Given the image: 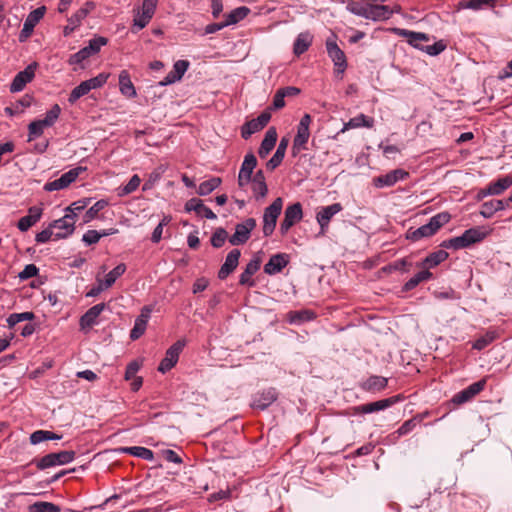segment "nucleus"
I'll return each mask as SVG.
<instances>
[{
	"label": "nucleus",
	"instance_id": "f257e3e1",
	"mask_svg": "<svg viewBox=\"0 0 512 512\" xmlns=\"http://www.w3.org/2000/svg\"><path fill=\"white\" fill-rule=\"evenodd\" d=\"M393 32L400 36L407 38V42L416 49L424 51L430 56H437L446 49V44L440 40L432 45H424L423 42H428L430 37L426 33L414 32L402 28H394Z\"/></svg>",
	"mask_w": 512,
	"mask_h": 512
},
{
	"label": "nucleus",
	"instance_id": "f03ea898",
	"mask_svg": "<svg viewBox=\"0 0 512 512\" xmlns=\"http://www.w3.org/2000/svg\"><path fill=\"white\" fill-rule=\"evenodd\" d=\"M451 220L449 212H440L430 218L429 222L416 229L410 228L406 232V239L412 242L430 238Z\"/></svg>",
	"mask_w": 512,
	"mask_h": 512
},
{
	"label": "nucleus",
	"instance_id": "7ed1b4c3",
	"mask_svg": "<svg viewBox=\"0 0 512 512\" xmlns=\"http://www.w3.org/2000/svg\"><path fill=\"white\" fill-rule=\"evenodd\" d=\"M488 232L481 227H473L464 231L460 236L444 240L440 246L444 249L460 250L484 240Z\"/></svg>",
	"mask_w": 512,
	"mask_h": 512
},
{
	"label": "nucleus",
	"instance_id": "20e7f679",
	"mask_svg": "<svg viewBox=\"0 0 512 512\" xmlns=\"http://www.w3.org/2000/svg\"><path fill=\"white\" fill-rule=\"evenodd\" d=\"M312 117L310 114H304L297 126V133L293 140L291 153L293 157H296L302 150H307V143L310 137V124Z\"/></svg>",
	"mask_w": 512,
	"mask_h": 512
},
{
	"label": "nucleus",
	"instance_id": "39448f33",
	"mask_svg": "<svg viewBox=\"0 0 512 512\" xmlns=\"http://www.w3.org/2000/svg\"><path fill=\"white\" fill-rule=\"evenodd\" d=\"M76 456L75 451H60L57 453H49L40 459H34L33 464L39 470H44L56 465H64L72 462Z\"/></svg>",
	"mask_w": 512,
	"mask_h": 512
},
{
	"label": "nucleus",
	"instance_id": "423d86ee",
	"mask_svg": "<svg viewBox=\"0 0 512 512\" xmlns=\"http://www.w3.org/2000/svg\"><path fill=\"white\" fill-rule=\"evenodd\" d=\"M283 208V199L276 198L268 207L265 208L263 214V234L270 236L276 227L277 219Z\"/></svg>",
	"mask_w": 512,
	"mask_h": 512
},
{
	"label": "nucleus",
	"instance_id": "0eeeda50",
	"mask_svg": "<svg viewBox=\"0 0 512 512\" xmlns=\"http://www.w3.org/2000/svg\"><path fill=\"white\" fill-rule=\"evenodd\" d=\"M107 42L108 40L105 37H94L93 39L89 40L87 46L83 47L77 53H74L69 57V64L73 65L82 63L84 60L98 53L101 47L106 45Z\"/></svg>",
	"mask_w": 512,
	"mask_h": 512
},
{
	"label": "nucleus",
	"instance_id": "6e6552de",
	"mask_svg": "<svg viewBox=\"0 0 512 512\" xmlns=\"http://www.w3.org/2000/svg\"><path fill=\"white\" fill-rule=\"evenodd\" d=\"M326 50L328 56L334 63V72L337 76L342 78V75L347 68V60L344 51L337 45L333 38H328L326 40Z\"/></svg>",
	"mask_w": 512,
	"mask_h": 512
},
{
	"label": "nucleus",
	"instance_id": "1a4fd4ad",
	"mask_svg": "<svg viewBox=\"0 0 512 512\" xmlns=\"http://www.w3.org/2000/svg\"><path fill=\"white\" fill-rule=\"evenodd\" d=\"M405 397L402 394L394 395L389 398L381 399L375 402H370L362 405L355 406L353 408L354 414H369L385 410L394 404L404 400Z\"/></svg>",
	"mask_w": 512,
	"mask_h": 512
},
{
	"label": "nucleus",
	"instance_id": "9d476101",
	"mask_svg": "<svg viewBox=\"0 0 512 512\" xmlns=\"http://www.w3.org/2000/svg\"><path fill=\"white\" fill-rule=\"evenodd\" d=\"M86 170L87 167L83 166L70 169L68 172L62 174L60 178L45 183L44 190L47 192H52L65 189L71 183H73L81 173L85 172Z\"/></svg>",
	"mask_w": 512,
	"mask_h": 512
},
{
	"label": "nucleus",
	"instance_id": "9b49d317",
	"mask_svg": "<svg viewBox=\"0 0 512 512\" xmlns=\"http://www.w3.org/2000/svg\"><path fill=\"white\" fill-rule=\"evenodd\" d=\"M303 218V209L300 202L288 205L284 211V218L280 223L281 235H286L288 231Z\"/></svg>",
	"mask_w": 512,
	"mask_h": 512
},
{
	"label": "nucleus",
	"instance_id": "f8f14e48",
	"mask_svg": "<svg viewBox=\"0 0 512 512\" xmlns=\"http://www.w3.org/2000/svg\"><path fill=\"white\" fill-rule=\"evenodd\" d=\"M400 11L401 7L399 5H395L394 8H390L386 5H378L367 2L366 14L364 18L373 21H384L388 20L394 13H399Z\"/></svg>",
	"mask_w": 512,
	"mask_h": 512
},
{
	"label": "nucleus",
	"instance_id": "ddd939ff",
	"mask_svg": "<svg viewBox=\"0 0 512 512\" xmlns=\"http://www.w3.org/2000/svg\"><path fill=\"white\" fill-rule=\"evenodd\" d=\"M486 383V378H483L477 382L472 383L465 389L456 393L452 397L451 402L455 405H462L464 403L471 401L476 395H478L485 389Z\"/></svg>",
	"mask_w": 512,
	"mask_h": 512
},
{
	"label": "nucleus",
	"instance_id": "4468645a",
	"mask_svg": "<svg viewBox=\"0 0 512 512\" xmlns=\"http://www.w3.org/2000/svg\"><path fill=\"white\" fill-rule=\"evenodd\" d=\"M46 12V7L41 6L33 11H31L26 17L23 28L19 34V41L25 42L33 33L35 26L40 22V20L44 17Z\"/></svg>",
	"mask_w": 512,
	"mask_h": 512
},
{
	"label": "nucleus",
	"instance_id": "2eb2a0df",
	"mask_svg": "<svg viewBox=\"0 0 512 512\" xmlns=\"http://www.w3.org/2000/svg\"><path fill=\"white\" fill-rule=\"evenodd\" d=\"M256 227L254 218H247L242 223H238L235 227L234 234L229 238L232 245H241L248 241L251 231Z\"/></svg>",
	"mask_w": 512,
	"mask_h": 512
},
{
	"label": "nucleus",
	"instance_id": "dca6fc26",
	"mask_svg": "<svg viewBox=\"0 0 512 512\" xmlns=\"http://www.w3.org/2000/svg\"><path fill=\"white\" fill-rule=\"evenodd\" d=\"M184 341L178 340L165 353V357L161 360L158 371L166 373L171 370L178 362L179 355L184 348Z\"/></svg>",
	"mask_w": 512,
	"mask_h": 512
},
{
	"label": "nucleus",
	"instance_id": "f3484780",
	"mask_svg": "<svg viewBox=\"0 0 512 512\" xmlns=\"http://www.w3.org/2000/svg\"><path fill=\"white\" fill-rule=\"evenodd\" d=\"M271 113L269 110L263 111L257 118L246 122L241 128V136L247 140L252 134L262 130L270 121Z\"/></svg>",
	"mask_w": 512,
	"mask_h": 512
},
{
	"label": "nucleus",
	"instance_id": "a211bd4d",
	"mask_svg": "<svg viewBox=\"0 0 512 512\" xmlns=\"http://www.w3.org/2000/svg\"><path fill=\"white\" fill-rule=\"evenodd\" d=\"M74 215H64L63 217L51 222L53 231L56 229L55 241L65 239L70 236L75 230Z\"/></svg>",
	"mask_w": 512,
	"mask_h": 512
},
{
	"label": "nucleus",
	"instance_id": "6ab92c4d",
	"mask_svg": "<svg viewBox=\"0 0 512 512\" xmlns=\"http://www.w3.org/2000/svg\"><path fill=\"white\" fill-rule=\"evenodd\" d=\"M36 68L37 63L33 62L29 64L23 71L18 72L10 84V91L15 93L23 90L26 84L33 80Z\"/></svg>",
	"mask_w": 512,
	"mask_h": 512
},
{
	"label": "nucleus",
	"instance_id": "aec40b11",
	"mask_svg": "<svg viewBox=\"0 0 512 512\" xmlns=\"http://www.w3.org/2000/svg\"><path fill=\"white\" fill-rule=\"evenodd\" d=\"M261 263V256L258 254L254 255L239 276V284L241 286L254 287L256 285V282L252 279V276L260 269Z\"/></svg>",
	"mask_w": 512,
	"mask_h": 512
},
{
	"label": "nucleus",
	"instance_id": "412c9836",
	"mask_svg": "<svg viewBox=\"0 0 512 512\" xmlns=\"http://www.w3.org/2000/svg\"><path fill=\"white\" fill-rule=\"evenodd\" d=\"M409 176V173L404 169H395L385 175H380L373 178V184L377 188L391 187L398 181L404 180Z\"/></svg>",
	"mask_w": 512,
	"mask_h": 512
},
{
	"label": "nucleus",
	"instance_id": "4be33fe9",
	"mask_svg": "<svg viewBox=\"0 0 512 512\" xmlns=\"http://www.w3.org/2000/svg\"><path fill=\"white\" fill-rule=\"evenodd\" d=\"M278 398V392L275 388H267L257 392L253 396L251 406L255 409L265 410Z\"/></svg>",
	"mask_w": 512,
	"mask_h": 512
},
{
	"label": "nucleus",
	"instance_id": "5701e85b",
	"mask_svg": "<svg viewBox=\"0 0 512 512\" xmlns=\"http://www.w3.org/2000/svg\"><path fill=\"white\" fill-rule=\"evenodd\" d=\"M240 256L241 252L239 249H233L228 253L225 262L222 264L218 271V278L220 280H225L231 273L234 272L239 264Z\"/></svg>",
	"mask_w": 512,
	"mask_h": 512
},
{
	"label": "nucleus",
	"instance_id": "b1692460",
	"mask_svg": "<svg viewBox=\"0 0 512 512\" xmlns=\"http://www.w3.org/2000/svg\"><path fill=\"white\" fill-rule=\"evenodd\" d=\"M289 263V255L286 253H277L270 257L264 265V272L268 275L280 273Z\"/></svg>",
	"mask_w": 512,
	"mask_h": 512
},
{
	"label": "nucleus",
	"instance_id": "393cba45",
	"mask_svg": "<svg viewBox=\"0 0 512 512\" xmlns=\"http://www.w3.org/2000/svg\"><path fill=\"white\" fill-rule=\"evenodd\" d=\"M342 210L340 203H334L329 206L323 207L316 216L317 222L320 225L321 233L324 234L329 226L331 218Z\"/></svg>",
	"mask_w": 512,
	"mask_h": 512
},
{
	"label": "nucleus",
	"instance_id": "a878e982",
	"mask_svg": "<svg viewBox=\"0 0 512 512\" xmlns=\"http://www.w3.org/2000/svg\"><path fill=\"white\" fill-rule=\"evenodd\" d=\"M105 308V303H99L89 308L80 318L81 328H90L97 324V318L105 310Z\"/></svg>",
	"mask_w": 512,
	"mask_h": 512
},
{
	"label": "nucleus",
	"instance_id": "bb28decb",
	"mask_svg": "<svg viewBox=\"0 0 512 512\" xmlns=\"http://www.w3.org/2000/svg\"><path fill=\"white\" fill-rule=\"evenodd\" d=\"M185 211H194L197 215L203 216L207 219H216V214L207 206L203 204V201L199 198H191L185 204Z\"/></svg>",
	"mask_w": 512,
	"mask_h": 512
},
{
	"label": "nucleus",
	"instance_id": "cd10ccee",
	"mask_svg": "<svg viewBox=\"0 0 512 512\" xmlns=\"http://www.w3.org/2000/svg\"><path fill=\"white\" fill-rule=\"evenodd\" d=\"M509 208L506 199H492L481 205L480 215L486 219L491 218L496 212Z\"/></svg>",
	"mask_w": 512,
	"mask_h": 512
},
{
	"label": "nucleus",
	"instance_id": "c85d7f7f",
	"mask_svg": "<svg viewBox=\"0 0 512 512\" xmlns=\"http://www.w3.org/2000/svg\"><path fill=\"white\" fill-rule=\"evenodd\" d=\"M449 257L448 252L444 249L430 253L423 261L417 263V267L429 270L444 262Z\"/></svg>",
	"mask_w": 512,
	"mask_h": 512
},
{
	"label": "nucleus",
	"instance_id": "c756f323",
	"mask_svg": "<svg viewBox=\"0 0 512 512\" xmlns=\"http://www.w3.org/2000/svg\"><path fill=\"white\" fill-rule=\"evenodd\" d=\"M288 144H289V139L287 137H282L274 155L266 163V167L268 170L273 171L282 163V161L285 157V153H286Z\"/></svg>",
	"mask_w": 512,
	"mask_h": 512
},
{
	"label": "nucleus",
	"instance_id": "7c9ffc66",
	"mask_svg": "<svg viewBox=\"0 0 512 512\" xmlns=\"http://www.w3.org/2000/svg\"><path fill=\"white\" fill-rule=\"evenodd\" d=\"M388 385V379L378 375H372L360 384L362 390L367 392H379Z\"/></svg>",
	"mask_w": 512,
	"mask_h": 512
},
{
	"label": "nucleus",
	"instance_id": "2f4dec72",
	"mask_svg": "<svg viewBox=\"0 0 512 512\" xmlns=\"http://www.w3.org/2000/svg\"><path fill=\"white\" fill-rule=\"evenodd\" d=\"M277 142V131L274 127H270L265 134L264 139L258 150V154L261 158H265L274 148Z\"/></svg>",
	"mask_w": 512,
	"mask_h": 512
},
{
	"label": "nucleus",
	"instance_id": "473e14b6",
	"mask_svg": "<svg viewBox=\"0 0 512 512\" xmlns=\"http://www.w3.org/2000/svg\"><path fill=\"white\" fill-rule=\"evenodd\" d=\"M512 186V176L506 175L504 177L498 178L495 181L490 182L487 185L488 193H491L492 196H499L503 194L504 191L509 189Z\"/></svg>",
	"mask_w": 512,
	"mask_h": 512
},
{
	"label": "nucleus",
	"instance_id": "72a5a7b5",
	"mask_svg": "<svg viewBox=\"0 0 512 512\" xmlns=\"http://www.w3.org/2000/svg\"><path fill=\"white\" fill-rule=\"evenodd\" d=\"M119 90L127 98H134L137 95L130 75L126 70H122L119 74Z\"/></svg>",
	"mask_w": 512,
	"mask_h": 512
},
{
	"label": "nucleus",
	"instance_id": "f704fd0d",
	"mask_svg": "<svg viewBox=\"0 0 512 512\" xmlns=\"http://www.w3.org/2000/svg\"><path fill=\"white\" fill-rule=\"evenodd\" d=\"M373 125H374L373 118L367 117L364 114H359L356 117L351 118L347 123H345L339 133H344L345 131H347L349 129L360 128V127L372 128Z\"/></svg>",
	"mask_w": 512,
	"mask_h": 512
},
{
	"label": "nucleus",
	"instance_id": "c9c22d12",
	"mask_svg": "<svg viewBox=\"0 0 512 512\" xmlns=\"http://www.w3.org/2000/svg\"><path fill=\"white\" fill-rule=\"evenodd\" d=\"M312 40H313V37L311 36L310 33L308 32H304V33H300L295 42H294V45H293V52L296 56H300L302 55L303 53H305L310 45L312 44Z\"/></svg>",
	"mask_w": 512,
	"mask_h": 512
},
{
	"label": "nucleus",
	"instance_id": "e433bc0d",
	"mask_svg": "<svg viewBox=\"0 0 512 512\" xmlns=\"http://www.w3.org/2000/svg\"><path fill=\"white\" fill-rule=\"evenodd\" d=\"M433 277L429 270H422L410 278L402 287L403 292H408L416 288L421 282L427 281Z\"/></svg>",
	"mask_w": 512,
	"mask_h": 512
},
{
	"label": "nucleus",
	"instance_id": "4c0bfd02",
	"mask_svg": "<svg viewBox=\"0 0 512 512\" xmlns=\"http://www.w3.org/2000/svg\"><path fill=\"white\" fill-rule=\"evenodd\" d=\"M428 415L427 412L417 414L416 416L412 417L411 419L405 421L396 431L398 436H404L410 433L415 429V427L420 424L424 418Z\"/></svg>",
	"mask_w": 512,
	"mask_h": 512
},
{
	"label": "nucleus",
	"instance_id": "58836bf2",
	"mask_svg": "<svg viewBox=\"0 0 512 512\" xmlns=\"http://www.w3.org/2000/svg\"><path fill=\"white\" fill-rule=\"evenodd\" d=\"M316 317L315 312L312 310L304 309L299 311H290L288 313V320L291 324H301L311 321Z\"/></svg>",
	"mask_w": 512,
	"mask_h": 512
},
{
	"label": "nucleus",
	"instance_id": "ea45409f",
	"mask_svg": "<svg viewBox=\"0 0 512 512\" xmlns=\"http://www.w3.org/2000/svg\"><path fill=\"white\" fill-rule=\"evenodd\" d=\"M120 451L147 461H153L154 459L153 451L141 446L123 447L120 448Z\"/></svg>",
	"mask_w": 512,
	"mask_h": 512
},
{
	"label": "nucleus",
	"instance_id": "a19ab883",
	"mask_svg": "<svg viewBox=\"0 0 512 512\" xmlns=\"http://www.w3.org/2000/svg\"><path fill=\"white\" fill-rule=\"evenodd\" d=\"M249 12L250 10L245 6L233 9L229 14L226 15L224 25L229 26L238 23L239 21L243 20Z\"/></svg>",
	"mask_w": 512,
	"mask_h": 512
},
{
	"label": "nucleus",
	"instance_id": "79ce46f5",
	"mask_svg": "<svg viewBox=\"0 0 512 512\" xmlns=\"http://www.w3.org/2000/svg\"><path fill=\"white\" fill-rule=\"evenodd\" d=\"M221 183L222 180L219 177H212L206 181H203L197 189V194L200 196L209 195L216 188H218L221 185Z\"/></svg>",
	"mask_w": 512,
	"mask_h": 512
},
{
	"label": "nucleus",
	"instance_id": "37998d69",
	"mask_svg": "<svg viewBox=\"0 0 512 512\" xmlns=\"http://www.w3.org/2000/svg\"><path fill=\"white\" fill-rule=\"evenodd\" d=\"M85 18V11H76L70 18H68V25L64 27V36H69L77 27L81 25L82 20Z\"/></svg>",
	"mask_w": 512,
	"mask_h": 512
},
{
	"label": "nucleus",
	"instance_id": "c03bdc74",
	"mask_svg": "<svg viewBox=\"0 0 512 512\" xmlns=\"http://www.w3.org/2000/svg\"><path fill=\"white\" fill-rule=\"evenodd\" d=\"M126 271V265L124 263L118 264L115 268H113L102 281L105 288L111 287L115 281L122 276Z\"/></svg>",
	"mask_w": 512,
	"mask_h": 512
},
{
	"label": "nucleus",
	"instance_id": "a18cd8bd",
	"mask_svg": "<svg viewBox=\"0 0 512 512\" xmlns=\"http://www.w3.org/2000/svg\"><path fill=\"white\" fill-rule=\"evenodd\" d=\"M257 166V158L253 153H248L245 155L242 165L240 167L239 173L245 174L246 176L252 178L253 171Z\"/></svg>",
	"mask_w": 512,
	"mask_h": 512
},
{
	"label": "nucleus",
	"instance_id": "49530a36",
	"mask_svg": "<svg viewBox=\"0 0 512 512\" xmlns=\"http://www.w3.org/2000/svg\"><path fill=\"white\" fill-rule=\"evenodd\" d=\"M29 512H61V509L54 503L39 501L29 506Z\"/></svg>",
	"mask_w": 512,
	"mask_h": 512
},
{
	"label": "nucleus",
	"instance_id": "de8ad7c7",
	"mask_svg": "<svg viewBox=\"0 0 512 512\" xmlns=\"http://www.w3.org/2000/svg\"><path fill=\"white\" fill-rule=\"evenodd\" d=\"M499 0H468L466 2H461L463 8L472 9V10H481L484 7H495L496 3Z\"/></svg>",
	"mask_w": 512,
	"mask_h": 512
},
{
	"label": "nucleus",
	"instance_id": "09e8293b",
	"mask_svg": "<svg viewBox=\"0 0 512 512\" xmlns=\"http://www.w3.org/2000/svg\"><path fill=\"white\" fill-rule=\"evenodd\" d=\"M497 338L495 331H487L483 336L477 338L472 347L476 350H483Z\"/></svg>",
	"mask_w": 512,
	"mask_h": 512
},
{
	"label": "nucleus",
	"instance_id": "8fccbe9b",
	"mask_svg": "<svg viewBox=\"0 0 512 512\" xmlns=\"http://www.w3.org/2000/svg\"><path fill=\"white\" fill-rule=\"evenodd\" d=\"M108 205V202L101 199L95 202L85 213L84 222H90L98 216V213Z\"/></svg>",
	"mask_w": 512,
	"mask_h": 512
},
{
	"label": "nucleus",
	"instance_id": "3c124183",
	"mask_svg": "<svg viewBox=\"0 0 512 512\" xmlns=\"http://www.w3.org/2000/svg\"><path fill=\"white\" fill-rule=\"evenodd\" d=\"M60 113V106L58 104H54L52 108L46 112L45 117L40 120L42 121L43 125H46L47 127H52L58 120Z\"/></svg>",
	"mask_w": 512,
	"mask_h": 512
},
{
	"label": "nucleus",
	"instance_id": "603ef678",
	"mask_svg": "<svg viewBox=\"0 0 512 512\" xmlns=\"http://www.w3.org/2000/svg\"><path fill=\"white\" fill-rule=\"evenodd\" d=\"M90 91L91 90L87 88L86 83L83 81L70 92L68 102L74 104L79 98L85 96Z\"/></svg>",
	"mask_w": 512,
	"mask_h": 512
},
{
	"label": "nucleus",
	"instance_id": "864d4df0",
	"mask_svg": "<svg viewBox=\"0 0 512 512\" xmlns=\"http://www.w3.org/2000/svg\"><path fill=\"white\" fill-rule=\"evenodd\" d=\"M46 127L47 126L43 125L40 119L31 122L28 125V141H32L35 138L40 137L43 134L44 128Z\"/></svg>",
	"mask_w": 512,
	"mask_h": 512
},
{
	"label": "nucleus",
	"instance_id": "5fc2aeb1",
	"mask_svg": "<svg viewBox=\"0 0 512 512\" xmlns=\"http://www.w3.org/2000/svg\"><path fill=\"white\" fill-rule=\"evenodd\" d=\"M152 15L150 14H145L144 11H141L140 9H137V12L134 16V27H137V30H142L143 28H145L148 23L150 22V20L152 19Z\"/></svg>",
	"mask_w": 512,
	"mask_h": 512
},
{
	"label": "nucleus",
	"instance_id": "6e6d98bb",
	"mask_svg": "<svg viewBox=\"0 0 512 512\" xmlns=\"http://www.w3.org/2000/svg\"><path fill=\"white\" fill-rule=\"evenodd\" d=\"M228 234L224 228H217L211 237V245L214 248H221L227 238Z\"/></svg>",
	"mask_w": 512,
	"mask_h": 512
},
{
	"label": "nucleus",
	"instance_id": "4d7b16f0",
	"mask_svg": "<svg viewBox=\"0 0 512 512\" xmlns=\"http://www.w3.org/2000/svg\"><path fill=\"white\" fill-rule=\"evenodd\" d=\"M108 77V74L100 73L93 78L85 80L84 82L86 83L88 89L93 90L102 87L107 82Z\"/></svg>",
	"mask_w": 512,
	"mask_h": 512
},
{
	"label": "nucleus",
	"instance_id": "13d9d810",
	"mask_svg": "<svg viewBox=\"0 0 512 512\" xmlns=\"http://www.w3.org/2000/svg\"><path fill=\"white\" fill-rule=\"evenodd\" d=\"M251 189L257 200L265 198L268 194V186L266 182H251Z\"/></svg>",
	"mask_w": 512,
	"mask_h": 512
},
{
	"label": "nucleus",
	"instance_id": "bf43d9fd",
	"mask_svg": "<svg viewBox=\"0 0 512 512\" xmlns=\"http://www.w3.org/2000/svg\"><path fill=\"white\" fill-rule=\"evenodd\" d=\"M366 7H367V1L365 3L358 2V1H351L347 5V9L351 13H353L357 16H361V17H365Z\"/></svg>",
	"mask_w": 512,
	"mask_h": 512
},
{
	"label": "nucleus",
	"instance_id": "052dcab7",
	"mask_svg": "<svg viewBox=\"0 0 512 512\" xmlns=\"http://www.w3.org/2000/svg\"><path fill=\"white\" fill-rule=\"evenodd\" d=\"M411 263L406 259L402 258L399 260H396L395 262L389 264L385 270L392 271V270H399L402 272H408L411 267Z\"/></svg>",
	"mask_w": 512,
	"mask_h": 512
},
{
	"label": "nucleus",
	"instance_id": "680f3d73",
	"mask_svg": "<svg viewBox=\"0 0 512 512\" xmlns=\"http://www.w3.org/2000/svg\"><path fill=\"white\" fill-rule=\"evenodd\" d=\"M55 233L56 232L53 231L50 223L46 229L36 234L35 240L37 243H46L51 239L55 240Z\"/></svg>",
	"mask_w": 512,
	"mask_h": 512
},
{
	"label": "nucleus",
	"instance_id": "e2e57ef3",
	"mask_svg": "<svg viewBox=\"0 0 512 512\" xmlns=\"http://www.w3.org/2000/svg\"><path fill=\"white\" fill-rule=\"evenodd\" d=\"M141 179L138 175H133L128 183L123 186L121 195H128L134 192L140 185Z\"/></svg>",
	"mask_w": 512,
	"mask_h": 512
},
{
	"label": "nucleus",
	"instance_id": "0e129e2a",
	"mask_svg": "<svg viewBox=\"0 0 512 512\" xmlns=\"http://www.w3.org/2000/svg\"><path fill=\"white\" fill-rule=\"evenodd\" d=\"M39 269L34 264H28L24 267V269L18 274L20 280H28L32 277L38 275Z\"/></svg>",
	"mask_w": 512,
	"mask_h": 512
},
{
	"label": "nucleus",
	"instance_id": "69168bd1",
	"mask_svg": "<svg viewBox=\"0 0 512 512\" xmlns=\"http://www.w3.org/2000/svg\"><path fill=\"white\" fill-rule=\"evenodd\" d=\"M147 325L142 323V320H135L134 327L130 331V338L132 340L139 339L145 332Z\"/></svg>",
	"mask_w": 512,
	"mask_h": 512
},
{
	"label": "nucleus",
	"instance_id": "338daca9",
	"mask_svg": "<svg viewBox=\"0 0 512 512\" xmlns=\"http://www.w3.org/2000/svg\"><path fill=\"white\" fill-rule=\"evenodd\" d=\"M189 65H190V63L187 60H178L174 63L172 72L178 78L181 79L183 77V75L185 74V72L188 70Z\"/></svg>",
	"mask_w": 512,
	"mask_h": 512
},
{
	"label": "nucleus",
	"instance_id": "774afa93",
	"mask_svg": "<svg viewBox=\"0 0 512 512\" xmlns=\"http://www.w3.org/2000/svg\"><path fill=\"white\" fill-rule=\"evenodd\" d=\"M101 239V234L97 230H88L82 237L86 245L96 244Z\"/></svg>",
	"mask_w": 512,
	"mask_h": 512
}]
</instances>
